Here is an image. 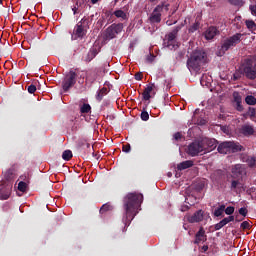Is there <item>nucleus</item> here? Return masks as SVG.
<instances>
[{"label":"nucleus","instance_id":"obj_15","mask_svg":"<svg viewBox=\"0 0 256 256\" xmlns=\"http://www.w3.org/2000/svg\"><path fill=\"white\" fill-rule=\"evenodd\" d=\"M203 210L196 211L192 216L188 217L189 223H201L203 221Z\"/></svg>","mask_w":256,"mask_h":256},{"label":"nucleus","instance_id":"obj_37","mask_svg":"<svg viewBox=\"0 0 256 256\" xmlns=\"http://www.w3.org/2000/svg\"><path fill=\"white\" fill-rule=\"evenodd\" d=\"M122 151H123L124 153H130V152H131V144H124V145L122 146Z\"/></svg>","mask_w":256,"mask_h":256},{"label":"nucleus","instance_id":"obj_57","mask_svg":"<svg viewBox=\"0 0 256 256\" xmlns=\"http://www.w3.org/2000/svg\"><path fill=\"white\" fill-rule=\"evenodd\" d=\"M250 193H255V187L249 189Z\"/></svg>","mask_w":256,"mask_h":256},{"label":"nucleus","instance_id":"obj_9","mask_svg":"<svg viewBox=\"0 0 256 256\" xmlns=\"http://www.w3.org/2000/svg\"><path fill=\"white\" fill-rule=\"evenodd\" d=\"M0 199L7 200L11 195V190L13 189V182H11L10 177H6V180L0 181Z\"/></svg>","mask_w":256,"mask_h":256},{"label":"nucleus","instance_id":"obj_59","mask_svg":"<svg viewBox=\"0 0 256 256\" xmlns=\"http://www.w3.org/2000/svg\"><path fill=\"white\" fill-rule=\"evenodd\" d=\"M178 57H179L180 59H182L183 53H182V52L178 53Z\"/></svg>","mask_w":256,"mask_h":256},{"label":"nucleus","instance_id":"obj_45","mask_svg":"<svg viewBox=\"0 0 256 256\" xmlns=\"http://www.w3.org/2000/svg\"><path fill=\"white\" fill-rule=\"evenodd\" d=\"M154 59H155V55H153V54H150V55H148V56L146 57V61H147L148 63H153Z\"/></svg>","mask_w":256,"mask_h":256},{"label":"nucleus","instance_id":"obj_17","mask_svg":"<svg viewBox=\"0 0 256 256\" xmlns=\"http://www.w3.org/2000/svg\"><path fill=\"white\" fill-rule=\"evenodd\" d=\"M240 133H242V135L245 137H251V135L255 134V128L249 124H245L241 127Z\"/></svg>","mask_w":256,"mask_h":256},{"label":"nucleus","instance_id":"obj_26","mask_svg":"<svg viewBox=\"0 0 256 256\" xmlns=\"http://www.w3.org/2000/svg\"><path fill=\"white\" fill-rule=\"evenodd\" d=\"M104 95H107V88L103 87L100 89L96 95L97 101H102Z\"/></svg>","mask_w":256,"mask_h":256},{"label":"nucleus","instance_id":"obj_24","mask_svg":"<svg viewBox=\"0 0 256 256\" xmlns=\"http://www.w3.org/2000/svg\"><path fill=\"white\" fill-rule=\"evenodd\" d=\"M107 211H113V206L111 205V203H106L100 208L101 215H103V213H107Z\"/></svg>","mask_w":256,"mask_h":256},{"label":"nucleus","instance_id":"obj_7","mask_svg":"<svg viewBox=\"0 0 256 256\" xmlns=\"http://www.w3.org/2000/svg\"><path fill=\"white\" fill-rule=\"evenodd\" d=\"M77 69L70 70L64 77L62 81V89L64 93H67L69 89L72 87H75V84L77 83Z\"/></svg>","mask_w":256,"mask_h":256},{"label":"nucleus","instance_id":"obj_19","mask_svg":"<svg viewBox=\"0 0 256 256\" xmlns=\"http://www.w3.org/2000/svg\"><path fill=\"white\" fill-rule=\"evenodd\" d=\"M153 89H155V83L150 84L144 89L142 93L144 101H149V99H151V91H153Z\"/></svg>","mask_w":256,"mask_h":256},{"label":"nucleus","instance_id":"obj_40","mask_svg":"<svg viewBox=\"0 0 256 256\" xmlns=\"http://www.w3.org/2000/svg\"><path fill=\"white\" fill-rule=\"evenodd\" d=\"M241 229H251V224H249L247 221H244L240 225Z\"/></svg>","mask_w":256,"mask_h":256},{"label":"nucleus","instance_id":"obj_3","mask_svg":"<svg viewBox=\"0 0 256 256\" xmlns=\"http://www.w3.org/2000/svg\"><path fill=\"white\" fill-rule=\"evenodd\" d=\"M217 151L222 155H227L229 153H239V151H245V148L241 146L239 142L226 141L219 144Z\"/></svg>","mask_w":256,"mask_h":256},{"label":"nucleus","instance_id":"obj_28","mask_svg":"<svg viewBox=\"0 0 256 256\" xmlns=\"http://www.w3.org/2000/svg\"><path fill=\"white\" fill-rule=\"evenodd\" d=\"M225 213V205L222 204L220 205L215 211H214V216L215 217H221Z\"/></svg>","mask_w":256,"mask_h":256},{"label":"nucleus","instance_id":"obj_11","mask_svg":"<svg viewBox=\"0 0 256 256\" xmlns=\"http://www.w3.org/2000/svg\"><path fill=\"white\" fill-rule=\"evenodd\" d=\"M181 31V26H176L168 35H167V47L168 49H177V44H175V39Z\"/></svg>","mask_w":256,"mask_h":256},{"label":"nucleus","instance_id":"obj_56","mask_svg":"<svg viewBox=\"0 0 256 256\" xmlns=\"http://www.w3.org/2000/svg\"><path fill=\"white\" fill-rule=\"evenodd\" d=\"M228 219H229V221H230V223H231V221H235V216H228Z\"/></svg>","mask_w":256,"mask_h":256},{"label":"nucleus","instance_id":"obj_49","mask_svg":"<svg viewBox=\"0 0 256 256\" xmlns=\"http://www.w3.org/2000/svg\"><path fill=\"white\" fill-rule=\"evenodd\" d=\"M181 137H182L181 132H176V133L174 134V139H175L176 141H179V139H181Z\"/></svg>","mask_w":256,"mask_h":256},{"label":"nucleus","instance_id":"obj_51","mask_svg":"<svg viewBox=\"0 0 256 256\" xmlns=\"http://www.w3.org/2000/svg\"><path fill=\"white\" fill-rule=\"evenodd\" d=\"M207 121L205 119H201L200 121H197V125H205Z\"/></svg>","mask_w":256,"mask_h":256},{"label":"nucleus","instance_id":"obj_25","mask_svg":"<svg viewBox=\"0 0 256 256\" xmlns=\"http://www.w3.org/2000/svg\"><path fill=\"white\" fill-rule=\"evenodd\" d=\"M201 27V23H199V21H196L195 23H193L189 29H188V33H195V31H199V28Z\"/></svg>","mask_w":256,"mask_h":256},{"label":"nucleus","instance_id":"obj_18","mask_svg":"<svg viewBox=\"0 0 256 256\" xmlns=\"http://www.w3.org/2000/svg\"><path fill=\"white\" fill-rule=\"evenodd\" d=\"M232 178L237 179L240 175H243V165L235 164L231 168Z\"/></svg>","mask_w":256,"mask_h":256},{"label":"nucleus","instance_id":"obj_50","mask_svg":"<svg viewBox=\"0 0 256 256\" xmlns=\"http://www.w3.org/2000/svg\"><path fill=\"white\" fill-rule=\"evenodd\" d=\"M249 155H247V154H243L242 156H241V160L243 161V163H247V159H249Z\"/></svg>","mask_w":256,"mask_h":256},{"label":"nucleus","instance_id":"obj_1","mask_svg":"<svg viewBox=\"0 0 256 256\" xmlns=\"http://www.w3.org/2000/svg\"><path fill=\"white\" fill-rule=\"evenodd\" d=\"M141 203H143V194L137 192L128 193L123 198V207H124V215L122 221L124 225H131V221L135 219L137 213H139V208L141 207Z\"/></svg>","mask_w":256,"mask_h":256},{"label":"nucleus","instance_id":"obj_8","mask_svg":"<svg viewBox=\"0 0 256 256\" xmlns=\"http://www.w3.org/2000/svg\"><path fill=\"white\" fill-rule=\"evenodd\" d=\"M123 31V23H118V24H112L110 25L104 33V39L105 41H111V39H115L119 33Z\"/></svg>","mask_w":256,"mask_h":256},{"label":"nucleus","instance_id":"obj_2","mask_svg":"<svg viewBox=\"0 0 256 256\" xmlns=\"http://www.w3.org/2000/svg\"><path fill=\"white\" fill-rule=\"evenodd\" d=\"M207 63V53L203 50H194L186 62L190 73H199L201 67Z\"/></svg>","mask_w":256,"mask_h":256},{"label":"nucleus","instance_id":"obj_31","mask_svg":"<svg viewBox=\"0 0 256 256\" xmlns=\"http://www.w3.org/2000/svg\"><path fill=\"white\" fill-rule=\"evenodd\" d=\"M246 163L250 167H256V157L255 156H249V158H247V160H246Z\"/></svg>","mask_w":256,"mask_h":256},{"label":"nucleus","instance_id":"obj_42","mask_svg":"<svg viewBox=\"0 0 256 256\" xmlns=\"http://www.w3.org/2000/svg\"><path fill=\"white\" fill-rule=\"evenodd\" d=\"M233 97H234L235 103H241V96L239 95V93H234Z\"/></svg>","mask_w":256,"mask_h":256},{"label":"nucleus","instance_id":"obj_6","mask_svg":"<svg viewBox=\"0 0 256 256\" xmlns=\"http://www.w3.org/2000/svg\"><path fill=\"white\" fill-rule=\"evenodd\" d=\"M89 27V18L83 17L81 21H79L73 31L72 38L74 39H83L85 35H87V29Z\"/></svg>","mask_w":256,"mask_h":256},{"label":"nucleus","instance_id":"obj_54","mask_svg":"<svg viewBox=\"0 0 256 256\" xmlns=\"http://www.w3.org/2000/svg\"><path fill=\"white\" fill-rule=\"evenodd\" d=\"M222 222L224 223V225H227L228 223H231L229 220V217H226L224 219H222Z\"/></svg>","mask_w":256,"mask_h":256},{"label":"nucleus","instance_id":"obj_36","mask_svg":"<svg viewBox=\"0 0 256 256\" xmlns=\"http://www.w3.org/2000/svg\"><path fill=\"white\" fill-rule=\"evenodd\" d=\"M141 119H142V121H149V112H147V111H142L141 112Z\"/></svg>","mask_w":256,"mask_h":256},{"label":"nucleus","instance_id":"obj_21","mask_svg":"<svg viewBox=\"0 0 256 256\" xmlns=\"http://www.w3.org/2000/svg\"><path fill=\"white\" fill-rule=\"evenodd\" d=\"M98 53H99V52L97 51V48L91 49V50L88 52V54H87V56H86V58H85V62H86V63H91V61L94 60L95 57H97V54H98Z\"/></svg>","mask_w":256,"mask_h":256},{"label":"nucleus","instance_id":"obj_34","mask_svg":"<svg viewBox=\"0 0 256 256\" xmlns=\"http://www.w3.org/2000/svg\"><path fill=\"white\" fill-rule=\"evenodd\" d=\"M224 212L226 213V215H233V213H235V207L228 206L224 209Z\"/></svg>","mask_w":256,"mask_h":256},{"label":"nucleus","instance_id":"obj_44","mask_svg":"<svg viewBox=\"0 0 256 256\" xmlns=\"http://www.w3.org/2000/svg\"><path fill=\"white\" fill-rule=\"evenodd\" d=\"M229 3L231 5L239 6V5H241L242 1L241 0H229Z\"/></svg>","mask_w":256,"mask_h":256},{"label":"nucleus","instance_id":"obj_39","mask_svg":"<svg viewBox=\"0 0 256 256\" xmlns=\"http://www.w3.org/2000/svg\"><path fill=\"white\" fill-rule=\"evenodd\" d=\"M35 91H37V86H35L34 84L28 86V93L33 94L35 93Z\"/></svg>","mask_w":256,"mask_h":256},{"label":"nucleus","instance_id":"obj_27","mask_svg":"<svg viewBox=\"0 0 256 256\" xmlns=\"http://www.w3.org/2000/svg\"><path fill=\"white\" fill-rule=\"evenodd\" d=\"M230 183L231 191H235V189H238V187L241 185V181L239 179H233Z\"/></svg>","mask_w":256,"mask_h":256},{"label":"nucleus","instance_id":"obj_58","mask_svg":"<svg viewBox=\"0 0 256 256\" xmlns=\"http://www.w3.org/2000/svg\"><path fill=\"white\" fill-rule=\"evenodd\" d=\"M99 0H91L92 5H95V3H98Z\"/></svg>","mask_w":256,"mask_h":256},{"label":"nucleus","instance_id":"obj_13","mask_svg":"<svg viewBox=\"0 0 256 256\" xmlns=\"http://www.w3.org/2000/svg\"><path fill=\"white\" fill-rule=\"evenodd\" d=\"M164 5H157L149 17L150 23H161V13H163Z\"/></svg>","mask_w":256,"mask_h":256},{"label":"nucleus","instance_id":"obj_33","mask_svg":"<svg viewBox=\"0 0 256 256\" xmlns=\"http://www.w3.org/2000/svg\"><path fill=\"white\" fill-rule=\"evenodd\" d=\"M18 190H20L22 193H25V191H27V183L20 181L18 183Z\"/></svg>","mask_w":256,"mask_h":256},{"label":"nucleus","instance_id":"obj_41","mask_svg":"<svg viewBox=\"0 0 256 256\" xmlns=\"http://www.w3.org/2000/svg\"><path fill=\"white\" fill-rule=\"evenodd\" d=\"M255 114H256L255 108L249 107L247 115H249V117H255Z\"/></svg>","mask_w":256,"mask_h":256},{"label":"nucleus","instance_id":"obj_5","mask_svg":"<svg viewBox=\"0 0 256 256\" xmlns=\"http://www.w3.org/2000/svg\"><path fill=\"white\" fill-rule=\"evenodd\" d=\"M242 71L247 79H256V61L252 58L244 59V62L242 63Z\"/></svg>","mask_w":256,"mask_h":256},{"label":"nucleus","instance_id":"obj_53","mask_svg":"<svg viewBox=\"0 0 256 256\" xmlns=\"http://www.w3.org/2000/svg\"><path fill=\"white\" fill-rule=\"evenodd\" d=\"M181 211L182 212L189 211V206L187 205L181 206Z\"/></svg>","mask_w":256,"mask_h":256},{"label":"nucleus","instance_id":"obj_22","mask_svg":"<svg viewBox=\"0 0 256 256\" xmlns=\"http://www.w3.org/2000/svg\"><path fill=\"white\" fill-rule=\"evenodd\" d=\"M80 113L82 115H86L87 113H91V105L84 103L82 105H80Z\"/></svg>","mask_w":256,"mask_h":256},{"label":"nucleus","instance_id":"obj_47","mask_svg":"<svg viewBox=\"0 0 256 256\" xmlns=\"http://www.w3.org/2000/svg\"><path fill=\"white\" fill-rule=\"evenodd\" d=\"M87 0H76V7H81Z\"/></svg>","mask_w":256,"mask_h":256},{"label":"nucleus","instance_id":"obj_48","mask_svg":"<svg viewBox=\"0 0 256 256\" xmlns=\"http://www.w3.org/2000/svg\"><path fill=\"white\" fill-rule=\"evenodd\" d=\"M236 109L240 112L243 111V105H241V102H236Z\"/></svg>","mask_w":256,"mask_h":256},{"label":"nucleus","instance_id":"obj_23","mask_svg":"<svg viewBox=\"0 0 256 256\" xmlns=\"http://www.w3.org/2000/svg\"><path fill=\"white\" fill-rule=\"evenodd\" d=\"M62 159H64V161H71V159H73V152L71 150H65L62 153Z\"/></svg>","mask_w":256,"mask_h":256},{"label":"nucleus","instance_id":"obj_61","mask_svg":"<svg viewBox=\"0 0 256 256\" xmlns=\"http://www.w3.org/2000/svg\"><path fill=\"white\" fill-rule=\"evenodd\" d=\"M168 25L171 26V23H169Z\"/></svg>","mask_w":256,"mask_h":256},{"label":"nucleus","instance_id":"obj_52","mask_svg":"<svg viewBox=\"0 0 256 256\" xmlns=\"http://www.w3.org/2000/svg\"><path fill=\"white\" fill-rule=\"evenodd\" d=\"M73 14L77 15V13H79V7L75 6L74 8H72Z\"/></svg>","mask_w":256,"mask_h":256},{"label":"nucleus","instance_id":"obj_38","mask_svg":"<svg viewBox=\"0 0 256 256\" xmlns=\"http://www.w3.org/2000/svg\"><path fill=\"white\" fill-rule=\"evenodd\" d=\"M247 213H249L247 208L242 207V208L239 209V214L242 215V217H247Z\"/></svg>","mask_w":256,"mask_h":256},{"label":"nucleus","instance_id":"obj_30","mask_svg":"<svg viewBox=\"0 0 256 256\" xmlns=\"http://www.w3.org/2000/svg\"><path fill=\"white\" fill-rule=\"evenodd\" d=\"M247 105H256V98L253 95H248L245 98Z\"/></svg>","mask_w":256,"mask_h":256},{"label":"nucleus","instance_id":"obj_43","mask_svg":"<svg viewBox=\"0 0 256 256\" xmlns=\"http://www.w3.org/2000/svg\"><path fill=\"white\" fill-rule=\"evenodd\" d=\"M134 79L136 81H141V79H143V73H141V72L136 73L134 76Z\"/></svg>","mask_w":256,"mask_h":256},{"label":"nucleus","instance_id":"obj_60","mask_svg":"<svg viewBox=\"0 0 256 256\" xmlns=\"http://www.w3.org/2000/svg\"><path fill=\"white\" fill-rule=\"evenodd\" d=\"M157 1H159V0H149L150 3H155Z\"/></svg>","mask_w":256,"mask_h":256},{"label":"nucleus","instance_id":"obj_10","mask_svg":"<svg viewBox=\"0 0 256 256\" xmlns=\"http://www.w3.org/2000/svg\"><path fill=\"white\" fill-rule=\"evenodd\" d=\"M187 153L188 155H190V157H197L199 153H204L203 144L201 143V140L194 141L191 144H189Z\"/></svg>","mask_w":256,"mask_h":256},{"label":"nucleus","instance_id":"obj_12","mask_svg":"<svg viewBox=\"0 0 256 256\" xmlns=\"http://www.w3.org/2000/svg\"><path fill=\"white\" fill-rule=\"evenodd\" d=\"M202 143L204 153H211L214 149H217V140L211 138H204L200 140Z\"/></svg>","mask_w":256,"mask_h":256},{"label":"nucleus","instance_id":"obj_16","mask_svg":"<svg viewBox=\"0 0 256 256\" xmlns=\"http://www.w3.org/2000/svg\"><path fill=\"white\" fill-rule=\"evenodd\" d=\"M201 241H207V235H205V229H203V227H200L199 231L195 234L194 244L199 245Z\"/></svg>","mask_w":256,"mask_h":256},{"label":"nucleus","instance_id":"obj_14","mask_svg":"<svg viewBox=\"0 0 256 256\" xmlns=\"http://www.w3.org/2000/svg\"><path fill=\"white\" fill-rule=\"evenodd\" d=\"M216 35H219V30L215 26H210L204 32V37L207 41H211V39H215Z\"/></svg>","mask_w":256,"mask_h":256},{"label":"nucleus","instance_id":"obj_4","mask_svg":"<svg viewBox=\"0 0 256 256\" xmlns=\"http://www.w3.org/2000/svg\"><path fill=\"white\" fill-rule=\"evenodd\" d=\"M242 37H243V34L236 33L233 36L226 38L221 45V49L219 50V55L220 56L225 55V52L229 51L231 47H236L237 45H239V43H241Z\"/></svg>","mask_w":256,"mask_h":256},{"label":"nucleus","instance_id":"obj_20","mask_svg":"<svg viewBox=\"0 0 256 256\" xmlns=\"http://www.w3.org/2000/svg\"><path fill=\"white\" fill-rule=\"evenodd\" d=\"M193 167V160H186L177 165L178 171H185V169H189Z\"/></svg>","mask_w":256,"mask_h":256},{"label":"nucleus","instance_id":"obj_46","mask_svg":"<svg viewBox=\"0 0 256 256\" xmlns=\"http://www.w3.org/2000/svg\"><path fill=\"white\" fill-rule=\"evenodd\" d=\"M249 9H250L252 15H254L256 17V5H250Z\"/></svg>","mask_w":256,"mask_h":256},{"label":"nucleus","instance_id":"obj_32","mask_svg":"<svg viewBox=\"0 0 256 256\" xmlns=\"http://www.w3.org/2000/svg\"><path fill=\"white\" fill-rule=\"evenodd\" d=\"M115 17L121 18V19H127V14L123 10H116L114 12Z\"/></svg>","mask_w":256,"mask_h":256},{"label":"nucleus","instance_id":"obj_29","mask_svg":"<svg viewBox=\"0 0 256 256\" xmlns=\"http://www.w3.org/2000/svg\"><path fill=\"white\" fill-rule=\"evenodd\" d=\"M245 25L247 29H249V31H255L256 29V24H255V21L253 20H246Z\"/></svg>","mask_w":256,"mask_h":256},{"label":"nucleus","instance_id":"obj_55","mask_svg":"<svg viewBox=\"0 0 256 256\" xmlns=\"http://www.w3.org/2000/svg\"><path fill=\"white\" fill-rule=\"evenodd\" d=\"M208 250H209V246L204 245V246L202 247V252H203V253L207 252Z\"/></svg>","mask_w":256,"mask_h":256},{"label":"nucleus","instance_id":"obj_35","mask_svg":"<svg viewBox=\"0 0 256 256\" xmlns=\"http://www.w3.org/2000/svg\"><path fill=\"white\" fill-rule=\"evenodd\" d=\"M223 227H225V223L223 222V220H221L219 223L214 225L215 231H219L223 229Z\"/></svg>","mask_w":256,"mask_h":256}]
</instances>
